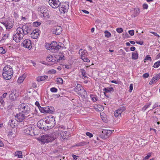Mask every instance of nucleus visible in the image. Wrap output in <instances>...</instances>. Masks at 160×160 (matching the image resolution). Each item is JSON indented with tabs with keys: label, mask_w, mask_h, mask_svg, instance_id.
Wrapping results in <instances>:
<instances>
[{
	"label": "nucleus",
	"mask_w": 160,
	"mask_h": 160,
	"mask_svg": "<svg viewBox=\"0 0 160 160\" xmlns=\"http://www.w3.org/2000/svg\"><path fill=\"white\" fill-rule=\"evenodd\" d=\"M2 76L3 78L5 80L10 79L13 76V70L12 67L9 65L5 66L3 70Z\"/></svg>",
	"instance_id": "f257e3e1"
},
{
	"label": "nucleus",
	"mask_w": 160,
	"mask_h": 160,
	"mask_svg": "<svg viewBox=\"0 0 160 160\" xmlns=\"http://www.w3.org/2000/svg\"><path fill=\"white\" fill-rule=\"evenodd\" d=\"M64 57V55L62 53H59L58 54H56L54 55H48L46 58L47 61L51 62L53 63H56L62 59Z\"/></svg>",
	"instance_id": "f03ea898"
},
{
	"label": "nucleus",
	"mask_w": 160,
	"mask_h": 160,
	"mask_svg": "<svg viewBox=\"0 0 160 160\" xmlns=\"http://www.w3.org/2000/svg\"><path fill=\"white\" fill-rule=\"evenodd\" d=\"M62 43L61 42H57L56 41H53L50 44H48V47L46 45L47 49L51 50L55 52H58L60 49L62 48Z\"/></svg>",
	"instance_id": "7ed1b4c3"
},
{
	"label": "nucleus",
	"mask_w": 160,
	"mask_h": 160,
	"mask_svg": "<svg viewBox=\"0 0 160 160\" xmlns=\"http://www.w3.org/2000/svg\"><path fill=\"white\" fill-rule=\"evenodd\" d=\"M74 91L81 98H85L87 95V92L82 86L80 84H77L74 89Z\"/></svg>",
	"instance_id": "20e7f679"
},
{
	"label": "nucleus",
	"mask_w": 160,
	"mask_h": 160,
	"mask_svg": "<svg viewBox=\"0 0 160 160\" xmlns=\"http://www.w3.org/2000/svg\"><path fill=\"white\" fill-rule=\"evenodd\" d=\"M19 112L27 115L30 112V108L25 103H21L18 107Z\"/></svg>",
	"instance_id": "39448f33"
},
{
	"label": "nucleus",
	"mask_w": 160,
	"mask_h": 160,
	"mask_svg": "<svg viewBox=\"0 0 160 160\" xmlns=\"http://www.w3.org/2000/svg\"><path fill=\"white\" fill-rule=\"evenodd\" d=\"M48 127V129H49L52 128L55 124V118L53 116L50 115L45 118Z\"/></svg>",
	"instance_id": "423d86ee"
},
{
	"label": "nucleus",
	"mask_w": 160,
	"mask_h": 160,
	"mask_svg": "<svg viewBox=\"0 0 160 160\" xmlns=\"http://www.w3.org/2000/svg\"><path fill=\"white\" fill-rule=\"evenodd\" d=\"M39 140L45 143L46 142H52L54 140V138L50 135H45L42 136L39 138Z\"/></svg>",
	"instance_id": "0eeeda50"
},
{
	"label": "nucleus",
	"mask_w": 160,
	"mask_h": 160,
	"mask_svg": "<svg viewBox=\"0 0 160 160\" xmlns=\"http://www.w3.org/2000/svg\"><path fill=\"white\" fill-rule=\"evenodd\" d=\"M114 130H110L102 129L101 131L102 132V137L101 138L102 139H106L109 137L112 133Z\"/></svg>",
	"instance_id": "6e6552de"
},
{
	"label": "nucleus",
	"mask_w": 160,
	"mask_h": 160,
	"mask_svg": "<svg viewBox=\"0 0 160 160\" xmlns=\"http://www.w3.org/2000/svg\"><path fill=\"white\" fill-rule=\"evenodd\" d=\"M38 9L40 13L43 15V17L48 18L50 17L48 12V10L45 6H42L38 8Z\"/></svg>",
	"instance_id": "1a4fd4ad"
},
{
	"label": "nucleus",
	"mask_w": 160,
	"mask_h": 160,
	"mask_svg": "<svg viewBox=\"0 0 160 160\" xmlns=\"http://www.w3.org/2000/svg\"><path fill=\"white\" fill-rule=\"evenodd\" d=\"M47 124L45 122V118L43 119L40 120L37 123L38 127L41 129H48Z\"/></svg>",
	"instance_id": "9d476101"
},
{
	"label": "nucleus",
	"mask_w": 160,
	"mask_h": 160,
	"mask_svg": "<svg viewBox=\"0 0 160 160\" xmlns=\"http://www.w3.org/2000/svg\"><path fill=\"white\" fill-rule=\"evenodd\" d=\"M48 3L53 8H57L61 4L59 0H49Z\"/></svg>",
	"instance_id": "9b49d317"
},
{
	"label": "nucleus",
	"mask_w": 160,
	"mask_h": 160,
	"mask_svg": "<svg viewBox=\"0 0 160 160\" xmlns=\"http://www.w3.org/2000/svg\"><path fill=\"white\" fill-rule=\"evenodd\" d=\"M22 43L24 47L28 48V49H31L32 47V43L31 41L28 39H25Z\"/></svg>",
	"instance_id": "f8f14e48"
},
{
	"label": "nucleus",
	"mask_w": 160,
	"mask_h": 160,
	"mask_svg": "<svg viewBox=\"0 0 160 160\" xmlns=\"http://www.w3.org/2000/svg\"><path fill=\"white\" fill-rule=\"evenodd\" d=\"M126 109L125 107H121L118 110H116L114 112V115L116 117H121L122 113Z\"/></svg>",
	"instance_id": "ddd939ff"
},
{
	"label": "nucleus",
	"mask_w": 160,
	"mask_h": 160,
	"mask_svg": "<svg viewBox=\"0 0 160 160\" xmlns=\"http://www.w3.org/2000/svg\"><path fill=\"white\" fill-rule=\"evenodd\" d=\"M69 6L65 3H63L59 8V11L61 13L64 14L67 12Z\"/></svg>",
	"instance_id": "4468645a"
},
{
	"label": "nucleus",
	"mask_w": 160,
	"mask_h": 160,
	"mask_svg": "<svg viewBox=\"0 0 160 160\" xmlns=\"http://www.w3.org/2000/svg\"><path fill=\"white\" fill-rule=\"evenodd\" d=\"M27 117L26 115L19 112L15 116L17 121L19 122L22 121Z\"/></svg>",
	"instance_id": "2eb2a0df"
},
{
	"label": "nucleus",
	"mask_w": 160,
	"mask_h": 160,
	"mask_svg": "<svg viewBox=\"0 0 160 160\" xmlns=\"http://www.w3.org/2000/svg\"><path fill=\"white\" fill-rule=\"evenodd\" d=\"M39 110L40 112L42 113H52V111L50 109V108L48 106L45 107L39 108Z\"/></svg>",
	"instance_id": "dca6fc26"
},
{
	"label": "nucleus",
	"mask_w": 160,
	"mask_h": 160,
	"mask_svg": "<svg viewBox=\"0 0 160 160\" xmlns=\"http://www.w3.org/2000/svg\"><path fill=\"white\" fill-rule=\"evenodd\" d=\"M62 31V28L61 26H57L54 27L52 32L53 34L56 35L60 34Z\"/></svg>",
	"instance_id": "f3484780"
},
{
	"label": "nucleus",
	"mask_w": 160,
	"mask_h": 160,
	"mask_svg": "<svg viewBox=\"0 0 160 160\" xmlns=\"http://www.w3.org/2000/svg\"><path fill=\"white\" fill-rule=\"evenodd\" d=\"M24 132L26 134L30 135H32L33 133L32 127L30 126L25 127V129L24 130Z\"/></svg>",
	"instance_id": "a211bd4d"
},
{
	"label": "nucleus",
	"mask_w": 160,
	"mask_h": 160,
	"mask_svg": "<svg viewBox=\"0 0 160 160\" xmlns=\"http://www.w3.org/2000/svg\"><path fill=\"white\" fill-rule=\"evenodd\" d=\"M23 38L21 35H20L16 33L13 36V40L16 42H18L20 41Z\"/></svg>",
	"instance_id": "6ab92c4d"
},
{
	"label": "nucleus",
	"mask_w": 160,
	"mask_h": 160,
	"mask_svg": "<svg viewBox=\"0 0 160 160\" xmlns=\"http://www.w3.org/2000/svg\"><path fill=\"white\" fill-rule=\"evenodd\" d=\"M39 35V32L38 30H34L31 34V37L33 39L37 38Z\"/></svg>",
	"instance_id": "aec40b11"
},
{
	"label": "nucleus",
	"mask_w": 160,
	"mask_h": 160,
	"mask_svg": "<svg viewBox=\"0 0 160 160\" xmlns=\"http://www.w3.org/2000/svg\"><path fill=\"white\" fill-rule=\"evenodd\" d=\"M5 27L7 29H9L12 28L13 27V22H8L7 23L4 22H2Z\"/></svg>",
	"instance_id": "412c9836"
},
{
	"label": "nucleus",
	"mask_w": 160,
	"mask_h": 160,
	"mask_svg": "<svg viewBox=\"0 0 160 160\" xmlns=\"http://www.w3.org/2000/svg\"><path fill=\"white\" fill-rule=\"evenodd\" d=\"M59 132L62 139H66L69 137V134L66 131H63Z\"/></svg>",
	"instance_id": "4be33fe9"
},
{
	"label": "nucleus",
	"mask_w": 160,
	"mask_h": 160,
	"mask_svg": "<svg viewBox=\"0 0 160 160\" xmlns=\"http://www.w3.org/2000/svg\"><path fill=\"white\" fill-rule=\"evenodd\" d=\"M93 107L94 109L97 111H103L104 109L103 106L99 104H95L93 106Z\"/></svg>",
	"instance_id": "5701e85b"
},
{
	"label": "nucleus",
	"mask_w": 160,
	"mask_h": 160,
	"mask_svg": "<svg viewBox=\"0 0 160 160\" xmlns=\"http://www.w3.org/2000/svg\"><path fill=\"white\" fill-rule=\"evenodd\" d=\"M23 31V33L24 35H27L30 31V29L29 27L26 25L23 26L22 28Z\"/></svg>",
	"instance_id": "b1692460"
},
{
	"label": "nucleus",
	"mask_w": 160,
	"mask_h": 160,
	"mask_svg": "<svg viewBox=\"0 0 160 160\" xmlns=\"http://www.w3.org/2000/svg\"><path fill=\"white\" fill-rule=\"evenodd\" d=\"M80 72L81 73V77L83 79L88 78V74L86 71L83 69H80Z\"/></svg>",
	"instance_id": "393cba45"
},
{
	"label": "nucleus",
	"mask_w": 160,
	"mask_h": 160,
	"mask_svg": "<svg viewBox=\"0 0 160 160\" xmlns=\"http://www.w3.org/2000/svg\"><path fill=\"white\" fill-rule=\"evenodd\" d=\"M48 76L46 75L38 76L37 78V80L38 82L45 81L48 79Z\"/></svg>",
	"instance_id": "a878e982"
},
{
	"label": "nucleus",
	"mask_w": 160,
	"mask_h": 160,
	"mask_svg": "<svg viewBox=\"0 0 160 160\" xmlns=\"http://www.w3.org/2000/svg\"><path fill=\"white\" fill-rule=\"evenodd\" d=\"M26 77V74L25 73L23 74L22 76L19 77L18 80L17 82L19 83H21L23 82L24 80Z\"/></svg>",
	"instance_id": "bb28decb"
},
{
	"label": "nucleus",
	"mask_w": 160,
	"mask_h": 160,
	"mask_svg": "<svg viewBox=\"0 0 160 160\" xmlns=\"http://www.w3.org/2000/svg\"><path fill=\"white\" fill-rule=\"evenodd\" d=\"M23 30V29H22V28L18 27L16 30L17 33H16L20 35H21L22 37H23L24 33Z\"/></svg>",
	"instance_id": "cd10ccee"
},
{
	"label": "nucleus",
	"mask_w": 160,
	"mask_h": 160,
	"mask_svg": "<svg viewBox=\"0 0 160 160\" xmlns=\"http://www.w3.org/2000/svg\"><path fill=\"white\" fill-rule=\"evenodd\" d=\"M103 91H104V93L105 94L106 93L111 92L113 91V88L112 87L105 88L103 89Z\"/></svg>",
	"instance_id": "c85d7f7f"
},
{
	"label": "nucleus",
	"mask_w": 160,
	"mask_h": 160,
	"mask_svg": "<svg viewBox=\"0 0 160 160\" xmlns=\"http://www.w3.org/2000/svg\"><path fill=\"white\" fill-rule=\"evenodd\" d=\"M15 94H16L14 93V92H11L9 95L10 99L12 100H15L17 98Z\"/></svg>",
	"instance_id": "c756f323"
},
{
	"label": "nucleus",
	"mask_w": 160,
	"mask_h": 160,
	"mask_svg": "<svg viewBox=\"0 0 160 160\" xmlns=\"http://www.w3.org/2000/svg\"><path fill=\"white\" fill-rule=\"evenodd\" d=\"M138 57V54L137 52H134L132 53V58L134 60L137 59Z\"/></svg>",
	"instance_id": "7c9ffc66"
},
{
	"label": "nucleus",
	"mask_w": 160,
	"mask_h": 160,
	"mask_svg": "<svg viewBox=\"0 0 160 160\" xmlns=\"http://www.w3.org/2000/svg\"><path fill=\"white\" fill-rule=\"evenodd\" d=\"M15 120L14 119H11L8 122V124L12 128L15 127L16 126V124L15 123Z\"/></svg>",
	"instance_id": "2f4dec72"
},
{
	"label": "nucleus",
	"mask_w": 160,
	"mask_h": 160,
	"mask_svg": "<svg viewBox=\"0 0 160 160\" xmlns=\"http://www.w3.org/2000/svg\"><path fill=\"white\" fill-rule=\"evenodd\" d=\"M14 155L15 156L18 157L19 158H22V155L21 151H17L15 152Z\"/></svg>",
	"instance_id": "473e14b6"
},
{
	"label": "nucleus",
	"mask_w": 160,
	"mask_h": 160,
	"mask_svg": "<svg viewBox=\"0 0 160 160\" xmlns=\"http://www.w3.org/2000/svg\"><path fill=\"white\" fill-rule=\"evenodd\" d=\"M90 97L91 99L94 102H96L98 100L97 97L96 95L91 94Z\"/></svg>",
	"instance_id": "72a5a7b5"
},
{
	"label": "nucleus",
	"mask_w": 160,
	"mask_h": 160,
	"mask_svg": "<svg viewBox=\"0 0 160 160\" xmlns=\"http://www.w3.org/2000/svg\"><path fill=\"white\" fill-rule=\"evenodd\" d=\"M151 104V102H150L148 103H147L142 108V110L143 111H145L150 106Z\"/></svg>",
	"instance_id": "f704fd0d"
},
{
	"label": "nucleus",
	"mask_w": 160,
	"mask_h": 160,
	"mask_svg": "<svg viewBox=\"0 0 160 160\" xmlns=\"http://www.w3.org/2000/svg\"><path fill=\"white\" fill-rule=\"evenodd\" d=\"M57 83L58 84H62L63 83V81L62 78H58L56 80Z\"/></svg>",
	"instance_id": "c9c22d12"
},
{
	"label": "nucleus",
	"mask_w": 160,
	"mask_h": 160,
	"mask_svg": "<svg viewBox=\"0 0 160 160\" xmlns=\"http://www.w3.org/2000/svg\"><path fill=\"white\" fill-rule=\"evenodd\" d=\"M7 52V50L5 47H0V53L5 54Z\"/></svg>",
	"instance_id": "e433bc0d"
},
{
	"label": "nucleus",
	"mask_w": 160,
	"mask_h": 160,
	"mask_svg": "<svg viewBox=\"0 0 160 160\" xmlns=\"http://www.w3.org/2000/svg\"><path fill=\"white\" fill-rule=\"evenodd\" d=\"M158 81L156 80V78L154 77H153L151 80L149 82V84L150 85H152L153 83L156 82Z\"/></svg>",
	"instance_id": "4c0bfd02"
},
{
	"label": "nucleus",
	"mask_w": 160,
	"mask_h": 160,
	"mask_svg": "<svg viewBox=\"0 0 160 160\" xmlns=\"http://www.w3.org/2000/svg\"><path fill=\"white\" fill-rule=\"evenodd\" d=\"M86 144H87L86 142L84 141H83L79 142L77 144L76 146H82Z\"/></svg>",
	"instance_id": "58836bf2"
},
{
	"label": "nucleus",
	"mask_w": 160,
	"mask_h": 160,
	"mask_svg": "<svg viewBox=\"0 0 160 160\" xmlns=\"http://www.w3.org/2000/svg\"><path fill=\"white\" fill-rule=\"evenodd\" d=\"M65 129V127L64 126H60L58 127V132H59L63 131V130H64Z\"/></svg>",
	"instance_id": "ea45409f"
},
{
	"label": "nucleus",
	"mask_w": 160,
	"mask_h": 160,
	"mask_svg": "<svg viewBox=\"0 0 160 160\" xmlns=\"http://www.w3.org/2000/svg\"><path fill=\"white\" fill-rule=\"evenodd\" d=\"M104 33L105 34V36L107 38L110 37L111 36V33L109 32L108 31H105L104 32Z\"/></svg>",
	"instance_id": "a19ab883"
},
{
	"label": "nucleus",
	"mask_w": 160,
	"mask_h": 160,
	"mask_svg": "<svg viewBox=\"0 0 160 160\" xmlns=\"http://www.w3.org/2000/svg\"><path fill=\"white\" fill-rule=\"evenodd\" d=\"M57 72L56 71L55 69H51L48 71V73L49 74H55Z\"/></svg>",
	"instance_id": "79ce46f5"
},
{
	"label": "nucleus",
	"mask_w": 160,
	"mask_h": 160,
	"mask_svg": "<svg viewBox=\"0 0 160 160\" xmlns=\"http://www.w3.org/2000/svg\"><path fill=\"white\" fill-rule=\"evenodd\" d=\"M160 65V62L159 61H158L157 62H155L153 66V67L155 68H158L159 66Z\"/></svg>",
	"instance_id": "37998d69"
},
{
	"label": "nucleus",
	"mask_w": 160,
	"mask_h": 160,
	"mask_svg": "<svg viewBox=\"0 0 160 160\" xmlns=\"http://www.w3.org/2000/svg\"><path fill=\"white\" fill-rule=\"evenodd\" d=\"M144 62H146V61L147 60H149L150 61H152V59L151 57L148 55H147L144 58Z\"/></svg>",
	"instance_id": "c03bdc74"
},
{
	"label": "nucleus",
	"mask_w": 160,
	"mask_h": 160,
	"mask_svg": "<svg viewBox=\"0 0 160 160\" xmlns=\"http://www.w3.org/2000/svg\"><path fill=\"white\" fill-rule=\"evenodd\" d=\"M83 61L84 62H90V60L88 59V58L84 57H82V58H81Z\"/></svg>",
	"instance_id": "a18cd8bd"
},
{
	"label": "nucleus",
	"mask_w": 160,
	"mask_h": 160,
	"mask_svg": "<svg viewBox=\"0 0 160 160\" xmlns=\"http://www.w3.org/2000/svg\"><path fill=\"white\" fill-rule=\"evenodd\" d=\"M41 24V23L38 22H34L33 23V26L35 27H38Z\"/></svg>",
	"instance_id": "49530a36"
},
{
	"label": "nucleus",
	"mask_w": 160,
	"mask_h": 160,
	"mask_svg": "<svg viewBox=\"0 0 160 160\" xmlns=\"http://www.w3.org/2000/svg\"><path fill=\"white\" fill-rule=\"evenodd\" d=\"M50 90L52 92H56L58 91V89L54 87H53L51 88Z\"/></svg>",
	"instance_id": "de8ad7c7"
},
{
	"label": "nucleus",
	"mask_w": 160,
	"mask_h": 160,
	"mask_svg": "<svg viewBox=\"0 0 160 160\" xmlns=\"http://www.w3.org/2000/svg\"><path fill=\"white\" fill-rule=\"evenodd\" d=\"M116 31L119 33H121L123 32V29L122 28H119L116 29Z\"/></svg>",
	"instance_id": "09e8293b"
},
{
	"label": "nucleus",
	"mask_w": 160,
	"mask_h": 160,
	"mask_svg": "<svg viewBox=\"0 0 160 160\" xmlns=\"http://www.w3.org/2000/svg\"><path fill=\"white\" fill-rule=\"evenodd\" d=\"M86 134L87 136L89 137L90 138H92L93 136V134L92 133L89 132H87L86 133Z\"/></svg>",
	"instance_id": "8fccbe9b"
},
{
	"label": "nucleus",
	"mask_w": 160,
	"mask_h": 160,
	"mask_svg": "<svg viewBox=\"0 0 160 160\" xmlns=\"http://www.w3.org/2000/svg\"><path fill=\"white\" fill-rule=\"evenodd\" d=\"M83 49H80V52H81V58H82V57H84V55L85 54V52H83Z\"/></svg>",
	"instance_id": "3c124183"
},
{
	"label": "nucleus",
	"mask_w": 160,
	"mask_h": 160,
	"mask_svg": "<svg viewBox=\"0 0 160 160\" xmlns=\"http://www.w3.org/2000/svg\"><path fill=\"white\" fill-rule=\"evenodd\" d=\"M152 153H149L145 157L144 159L147 160L151 156Z\"/></svg>",
	"instance_id": "603ef678"
},
{
	"label": "nucleus",
	"mask_w": 160,
	"mask_h": 160,
	"mask_svg": "<svg viewBox=\"0 0 160 160\" xmlns=\"http://www.w3.org/2000/svg\"><path fill=\"white\" fill-rule=\"evenodd\" d=\"M154 77L156 78V80L158 81L160 79V73L157 74L154 76Z\"/></svg>",
	"instance_id": "864d4df0"
},
{
	"label": "nucleus",
	"mask_w": 160,
	"mask_h": 160,
	"mask_svg": "<svg viewBox=\"0 0 160 160\" xmlns=\"http://www.w3.org/2000/svg\"><path fill=\"white\" fill-rule=\"evenodd\" d=\"M128 32L131 36H132L134 35V30H129Z\"/></svg>",
	"instance_id": "5fc2aeb1"
},
{
	"label": "nucleus",
	"mask_w": 160,
	"mask_h": 160,
	"mask_svg": "<svg viewBox=\"0 0 160 160\" xmlns=\"http://www.w3.org/2000/svg\"><path fill=\"white\" fill-rule=\"evenodd\" d=\"M150 33L154 34L155 36L159 38L160 37V36L157 33L154 32H150Z\"/></svg>",
	"instance_id": "6e6d98bb"
},
{
	"label": "nucleus",
	"mask_w": 160,
	"mask_h": 160,
	"mask_svg": "<svg viewBox=\"0 0 160 160\" xmlns=\"http://www.w3.org/2000/svg\"><path fill=\"white\" fill-rule=\"evenodd\" d=\"M148 7V5L146 3H144L143 5V8L144 9H147Z\"/></svg>",
	"instance_id": "4d7b16f0"
},
{
	"label": "nucleus",
	"mask_w": 160,
	"mask_h": 160,
	"mask_svg": "<svg viewBox=\"0 0 160 160\" xmlns=\"http://www.w3.org/2000/svg\"><path fill=\"white\" fill-rule=\"evenodd\" d=\"M133 84H130V86H129V92H132V91L133 89Z\"/></svg>",
	"instance_id": "13d9d810"
},
{
	"label": "nucleus",
	"mask_w": 160,
	"mask_h": 160,
	"mask_svg": "<svg viewBox=\"0 0 160 160\" xmlns=\"http://www.w3.org/2000/svg\"><path fill=\"white\" fill-rule=\"evenodd\" d=\"M8 34H6L4 35L3 37L2 38V39L4 40L7 38L8 37Z\"/></svg>",
	"instance_id": "bf43d9fd"
},
{
	"label": "nucleus",
	"mask_w": 160,
	"mask_h": 160,
	"mask_svg": "<svg viewBox=\"0 0 160 160\" xmlns=\"http://www.w3.org/2000/svg\"><path fill=\"white\" fill-rule=\"evenodd\" d=\"M149 76V74L148 73H146L144 74L143 75V77L144 78H148Z\"/></svg>",
	"instance_id": "052dcab7"
},
{
	"label": "nucleus",
	"mask_w": 160,
	"mask_h": 160,
	"mask_svg": "<svg viewBox=\"0 0 160 160\" xmlns=\"http://www.w3.org/2000/svg\"><path fill=\"white\" fill-rule=\"evenodd\" d=\"M72 157L73 158V159L72 160H77L78 157V156L73 154L72 155Z\"/></svg>",
	"instance_id": "680f3d73"
},
{
	"label": "nucleus",
	"mask_w": 160,
	"mask_h": 160,
	"mask_svg": "<svg viewBox=\"0 0 160 160\" xmlns=\"http://www.w3.org/2000/svg\"><path fill=\"white\" fill-rule=\"evenodd\" d=\"M135 12L137 14H139L140 12V9L139 8H136L135 9Z\"/></svg>",
	"instance_id": "e2e57ef3"
},
{
	"label": "nucleus",
	"mask_w": 160,
	"mask_h": 160,
	"mask_svg": "<svg viewBox=\"0 0 160 160\" xmlns=\"http://www.w3.org/2000/svg\"><path fill=\"white\" fill-rule=\"evenodd\" d=\"M158 103L157 102L155 103L154 105H153L152 107L153 109H154L155 108H156L158 107Z\"/></svg>",
	"instance_id": "0e129e2a"
},
{
	"label": "nucleus",
	"mask_w": 160,
	"mask_h": 160,
	"mask_svg": "<svg viewBox=\"0 0 160 160\" xmlns=\"http://www.w3.org/2000/svg\"><path fill=\"white\" fill-rule=\"evenodd\" d=\"M32 87L34 88H37V84L35 82H33L32 84Z\"/></svg>",
	"instance_id": "69168bd1"
},
{
	"label": "nucleus",
	"mask_w": 160,
	"mask_h": 160,
	"mask_svg": "<svg viewBox=\"0 0 160 160\" xmlns=\"http://www.w3.org/2000/svg\"><path fill=\"white\" fill-rule=\"evenodd\" d=\"M35 105L38 106L39 109V108L41 107V106H40V104L37 101L35 102Z\"/></svg>",
	"instance_id": "338daca9"
},
{
	"label": "nucleus",
	"mask_w": 160,
	"mask_h": 160,
	"mask_svg": "<svg viewBox=\"0 0 160 160\" xmlns=\"http://www.w3.org/2000/svg\"><path fill=\"white\" fill-rule=\"evenodd\" d=\"M130 49L131 51H134L136 49V48L132 46L130 48Z\"/></svg>",
	"instance_id": "774afa93"
}]
</instances>
